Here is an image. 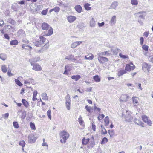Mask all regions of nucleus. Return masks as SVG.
<instances>
[{"label": "nucleus", "mask_w": 153, "mask_h": 153, "mask_svg": "<svg viewBox=\"0 0 153 153\" xmlns=\"http://www.w3.org/2000/svg\"><path fill=\"white\" fill-rule=\"evenodd\" d=\"M126 113H123L122 117L123 118H124L125 119V121L127 122H129L132 120L133 117L131 115L130 113L127 111H126Z\"/></svg>", "instance_id": "nucleus-1"}, {"label": "nucleus", "mask_w": 153, "mask_h": 153, "mask_svg": "<svg viewBox=\"0 0 153 153\" xmlns=\"http://www.w3.org/2000/svg\"><path fill=\"white\" fill-rule=\"evenodd\" d=\"M60 138L63 139L64 143L66 142V140L69 137V134L65 131H62L60 134Z\"/></svg>", "instance_id": "nucleus-2"}, {"label": "nucleus", "mask_w": 153, "mask_h": 153, "mask_svg": "<svg viewBox=\"0 0 153 153\" xmlns=\"http://www.w3.org/2000/svg\"><path fill=\"white\" fill-rule=\"evenodd\" d=\"M40 40L36 41L34 43L35 46L39 47L43 44H44L47 40V39L43 36H40L39 37Z\"/></svg>", "instance_id": "nucleus-3"}, {"label": "nucleus", "mask_w": 153, "mask_h": 153, "mask_svg": "<svg viewBox=\"0 0 153 153\" xmlns=\"http://www.w3.org/2000/svg\"><path fill=\"white\" fill-rule=\"evenodd\" d=\"M135 68V66L133 65V64L131 62L130 64H127L125 67L126 71H130L131 70H133Z\"/></svg>", "instance_id": "nucleus-4"}, {"label": "nucleus", "mask_w": 153, "mask_h": 153, "mask_svg": "<svg viewBox=\"0 0 153 153\" xmlns=\"http://www.w3.org/2000/svg\"><path fill=\"white\" fill-rule=\"evenodd\" d=\"M31 65L33 66L32 69L36 71H40L42 70V68L38 64H31Z\"/></svg>", "instance_id": "nucleus-5"}, {"label": "nucleus", "mask_w": 153, "mask_h": 153, "mask_svg": "<svg viewBox=\"0 0 153 153\" xmlns=\"http://www.w3.org/2000/svg\"><path fill=\"white\" fill-rule=\"evenodd\" d=\"M142 120L145 123H146L147 124L151 126L152 124L151 121L150 120L148 119L147 117L145 115L142 116Z\"/></svg>", "instance_id": "nucleus-6"}, {"label": "nucleus", "mask_w": 153, "mask_h": 153, "mask_svg": "<svg viewBox=\"0 0 153 153\" xmlns=\"http://www.w3.org/2000/svg\"><path fill=\"white\" fill-rule=\"evenodd\" d=\"M36 140V138L33 134H30L28 136V142L30 143H34Z\"/></svg>", "instance_id": "nucleus-7"}, {"label": "nucleus", "mask_w": 153, "mask_h": 153, "mask_svg": "<svg viewBox=\"0 0 153 153\" xmlns=\"http://www.w3.org/2000/svg\"><path fill=\"white\" fill-rule=\"evenodd\" d=\"M142 67L143 70L145 71H149L150 68V65L145 62L143 64Z\"/></svg>", "instance_id": "nucleus-8"}, {"label": "nucleus", "mask_w": 153, "mask_h": 153, "mask_svg": "<svg viewBox=\"0 0 153 153\" xmlns=\"http://www.w3.org/2000/svg\"><path fill=\"white\" fill-rule=\"evenodd\" d=\"M129 98V96L127 95L123 94L121 96L120 101L126 102Z\"/></svg>", "instance_id": "nucleus-9"}, {"label": "nucleus", "mask_w": 153, "mask_h": 153, "mask_svg": "<svg viewBox=\"0 0 153 153\" xmlns=\"http://www.w3.org/2000/svg\"><path fill=\"white\" fill-rule=\"evenodd\" d=\"M40 57L39 56L36 57L33 59H30L29 62L31 65V64H34V63L40 60Z\"/></svg>", "instance_id": "nucleus-10"}, {"label": "nucleus", "mask_w": 153, "mask_h": 153, "mask_svg": "<svg viewBox=\"0 0 153 153\" xmlns=\"http://www.w3.org/2000/svg\"><path fill=\"white\" fill-rule=\"evenodd\" d=\"M98 61L100 63L103 64L108 61V58L102 56H99L98 57Z\"/></svg>", "instance_id": "nucleus-11"}, {"label": "nucleus", "mask_w": 153, "mask_h": 153, "mask_svg": "<svg viewBox=\"0 0 153 153\" xmlns=\"http://www.w3.org/2000/svg\"><path fill=\"white\" fill-rule=\"evenodd\" d=\"M134 121L135 124H137L141 127H144V123L142 122L140 120L135 118L134 120Z\"/></svg>", "instance_id": "nucleus-12"}, {"label": "nucleus", "mask_w": 153, "mask_h": 153, "mask_svg": "<svg viewBox=\"0 0 153 153\" xmlns=\"http://www.w3.org/2000/svg\"><path fill=\"white\" fill-rule=\"evenodd\" d=\"M49 29L48 31V32L46 31L45 32L44 34L43 35V36H49L52 34L53 33V28L50 27H49Z\"/></svg>", "instance_id": "nucleus-13"}, {"label": "nucleus", "mask_w": 153, "mask_h": 153, "mask_svg": "<svg viewBox=\"0 0 153 153\" xmlns=\"http://www.w3.org/2000/svg\"><path fill=\"white\" fill-rule=\"evenodd\" d=\"M116 23V16H113L111 18L109 23L111 26H113Z\"/></svg>", "instance_id": "nucleus-14"}, {"label": "nucleus", "mask_w": 153, "mask_h": 153, "mask_svg": "<svg viewBox=\"0 0 153 153\" xmlns=\"http://www.w3.org/2000/svg\"><path fill=\"white\" fill-rule=\"evenodd\" d=\"M70 102L71 100L70 98V97H69L68 99L66 98V106L68 110H70Z\"/></svg>", "instance_id": "nucleus-15"}, {"label": "nucleus", "mask_w": 153, "mask_h": 153, "mask_svg": "<svg viewBox=\"0 0 153 153\" xmlns=\"http://www.w3.org/2000/svg\"><path fill=\"white\" fill-rule=\"evenodd\" d=\"M71 69V67L70 65H68L65 66V71L63 73V74L68 75V72L70 71Z\"/></svg>", "instance_id": "nucleus-16"}, {"label": "nucleus", "mask_w": 153, "mask_h": 153, "mask_svg": "<svg viewBox=\"0 0 153 153\" xmlns=\"http://www.w3.org/2000/svg\"><path fill=\"white\" fill-rule=\"evenodd\" d=\"M76 17L74 16H70L67 17V19L70 23H72L76 19Z\"/></svg>", "instance_id": "nucleus-17"}, {"label": "nucleus", "mask_w": 153, "mask_h": 153, "mask_svg": "<svg viewBox=\"0 0 153 153\" xmlns=\"http://www.w3.org/2000/svg\"><path fill=\"white\" fill-rule=\"evenodd\" d=\"M118 3L117 1H114L113 2L110 7V8H113L116 9L117 7Z\"/></svg>", "instance_id": "nucleus-18"}, {"label": "nucleus", "mask_w": 153, "mask_h": 153, "mask_svg": "<svg viewBox=\"0 0 153 153\" xmlns=\"http://www.w3.org/2000/svg\"><path fill=\"white\" fill-rule=\"evenodd\" d=\"M49 25L45 22L43 23L42 25V29L43 30H47L49 28Z\"/></svg>", "instance_id": "nucleus-19"}, {"label": "nucleus", "mask_w": 153, "mask_h": 153, "mask_svg": "<svg viewBox=\"0 0 153 153\" xmlns=\"http://www.w3.org/2000/svg\"><path fill=\"white\" fill-rule=\"evenodd\" d=\"M74 8L75 10L79 13H80L82 10L81 6L78 5L75 6Z\"/></svg>", "instance_id": "nucleus-20"}, {"label": "nucleus", "mask_w": 153, "mask_h": 153, "mask_svg": "<svg viewBox=\"0 0 153 153\" xmlns=\"http://www.w3.org/2000/svg\"><path fill=\"white\" fill-rule=\"evenodd\" d=\"M110 51H108L104 52L99 53H98V55L99 56H107L110 54L109 53Z\"/></svg>", "instance_id": "nucleus-21"}, {"label": "nucleus", "mask_w": 153, "mask_h": 153, "mask_svg": "<svg viewBox=\"0 0 153 153\" xmlns=\"http://www.w3.org/2000/svg\"><path fill=\"white\" fill-rule=\"evenodd\" d=\"M18 35L20 36H24L25 35V32L22 30H20L18 32Z\"/></svg>", "instance_id": "nucleus-22"}, {"label": "nucleus", "mask_w": 153, "mask_h": 153, "mask_svg": "<svg viewBox=\"0 0 153 153\" xmlns=\"http://www.w3.org/2000/svg\"><path fill=\"white\" fill-rule=\"evenodd\" d=\"M137 99V98L136 97H133L132 98L134 106H136L138 104V101Z\"/></svg>", "instance_id": "nucleus-23"}, {"label": "nucleus", "mask_w": 153, "mask_h": 153, "mask_svg": "<svg viewBox=\"0 0 153 153\" xmlns=\"http://www.w3.org/2000/svg\"><path fill=\"white\" fill-rule=\"evenodd\" d=\"M95 25V21L93 18H92L90 21V26L94 27Z\"/></svg>", "instance_id": "nucleus-24"}, {"label": "nucleus", "mask_w": 153, "mask_h": 153, "mask_svg": "<svg viewBox=\"0 0 153 153\" xmlns=\"http://www.w3.org/2000/svg\"><path fill=\"white\" fill-rule=\"evenodd\" d=\"M125 70H122L119 71L117 75L120 76L126 73Z\"/></svg>", "instance_id": "nucleus-25"}, {"label": "nucleus", "mask_w": 153, "mask_h": 153, "mask_svg": "<svg viewBox=\"0 0 153 153\" xmlns=\"http://www.w3.org/2000/svg\"><path fill=\"white\" fill-rule=\"evenodd\" d=\"M95 144L94 140H93L90 142V144L88 145L87 147L89 149H91L94 146Z\"/></svg>", "instance_id": "nucleus-26"}, {"label": "nucleus", "mask_w": 153, "mask_h": 153, "mask_svg": "<svg viewBox=\"0 0 153 153\" xmlns=\"http://www.w3.org/2000/svg\"><path fill=\"white\" fill-rule=\"evenodd\" d=\"M143 12H140L137 13V14H140L138 17V19H141L143 20L145 19V15H144L143 14Z\"/></svg>", "instance_id": "nucleus-27"}, {"label": "nucleus", "mask_w": 153, "mask_h": 153, "mask_svg": "<svg viewBox=\"0 0 153 153\" xmlns=\"http://www.w3.org/2000/svg\"><path fill=\"white\" fill-rule=\"evenodd\" d=\"M81 78L80 76L79 75H73L71 76L72 79L75 80L76 81H77Z\"/></svg>", "instance_id": "nucleus-28"}, {"label": "nucleus", "mask_w": 153, "mask_h": 153, "mask_svg": "<svg viewBox=\"0 0 153 153\" xmlns=\"http://www.w3.org/2000/svg\"><path fill=\"white\" fill-rule=\"evenodd\" d=\"M22 102L23 104L27 108L29 106L28 102L26 101L25 99H22Z\"/></svg>", "instance_id": "nucleus-29"}, {"label": "nucleus", "mask_w": 153, "mask_h": 153, "mask_svg": "<svg viewBox=\"0 0 153 153\" xmlns=\"http://www.w3.org/2000/svg\"><path fill=\"white\" fill-rule=\"evenodd\" d=\"M94 57V55L93 54H90L87 56H85V58L87 59L91 60L93 59Z\"/></svg>", "instance_id": "nucleus-30"}, {"label": "nucleus", "mask_w": 153, "mask_h": 153, "mask_svg": "<svg viewBox=\"0 0 153 153\" xmlns=\"http://www.w3.org/2000/svg\"><path fill=\"white\" fill-rule=\"evenodd\" d=\"M18 44V42L16 39L11 41L10 42V44L11 45H16Z\"/></svg>", "instance_id": "nucleus-31"}, {"label": "nucleus", "mask_w": 153, "mask_h": 153, "mask_svg": "<svg viewBox=\"0 0 153 153\" xmlns=\"http://www.w3.org/2000/svg\"><path fill=\"white\" fill-rule=\"evenodd\" d=\"M93 79L96 82H99L100 81V78L97 75L93 76Z\"/></svg>", "instance_id": "nucleus-32"}, {"label": "nucleus", "mask_w": 153, "mask_h": 153, "mask_svg": "<svg viewBox=\"0 0 153 153\" xmlns=\"http://www.w3.org/2000/svg\"><path fill=\"white\" fill-rule=\"evenodd\" d=\"M74 56L73 55H70L68 56L65 57V59L69 60H72L73 59L75 60V59L74 58Z\"/></svg>", "instance_id": "nucleus-33"}, {"label": "nucleus", "mask_w": 153, "mask_h": 153, "mask_svg": "<svg viewBox=\"0 0 153 153\" xmlns=\"http://www.w3.org/2000/svg\"><path fill=\"white\" fill-rule=\"evenodd\" d=\"M90 5V4L88 3H86L84 5V7L85 9L86 10H91V7H89Z\"/></svg>", "instance_id": "nucleus-34"}, {"label": "nucleus", "mask_w": 153, "mask_h": 153, "mask_svg": "<svg viewBox=\"0 0 153 153\" xmlns=\"http://www.w3.org/2000/svg\"><path fill=\"white\" fill-rule=\"evenodd\" d=\"M90 139L89 138L85 139L84 138L82 140V143L83 145H86L89 141Z\"/></svg>", "instance_id": "nucleus-35"}, {"label": "nucleus", "mask_w": 153, "mask_h": 153, "mask_svg": "<svg viewBox=\"0 0 153 153\" xmlns=\"http://www.w3.org/2000/svg\"><path fill=\"white\" fill-rule=\"evenodd\" d=\"M105 126H107L109 125V119L108 116H106L104 120Z\"/></svg>", "instance_id": "nucleus-36"}, {"label": "nucleus", "mask_w": 153, "mask_h": 153, "mask_svg": "<svg viewBox=\"0 0 153 153\" xmlns=\"http://www.w3.org/2000/svg\"><path fill=\"white\" fill-rule=\"evenodd\" d=\"M7 58L6 54L4 53L0 54V58L3 61L5 60Z\"/></svg>", "instance_id": "nucleus-37"}, {"label": "nucleus", "mask_w": 153, "mask_h": 153, "mask_svg": "<svg viewBox=\"0 0 153 153\" xmlns=\"http://www.w3.org/2000/svg\"><path fill=\"white\" fill-rule=\"evenodd\" d=\"M22 48L25 49L31 50L32 49L31 47L25 44H23L22 46Z\"/></svg>", "instance_id": "nucleus-38"}, {"label": "nucleus", "mask_w": 153, "mask_h": 153, "mask_svg": "<svg viewBox=\"0 0 153 153\" xmlns=\"http://www.w3.org/2000/svg\"><path fill=\"white\" fill-rule=\"evenodd\" d=\"M1 71L3 73H6L7 72V69L6 66L5 65H2L1 67Z\"/></svg>", "instance_id": "nucleus-39"}, {"label": "nucleus", "mask_w": 153, "mask_h": 153, "mask_svg": "<svg viewBox=\"0 0 153 153\" xmlns=\"http://www.w3.org/2000/svg\"><path fill=\"white\" fill-rule=\"evenodd\" d=\"M42 99L45 100H48V96L47 94L45 93H43L42 95Z\"/></svg>", "instance_id": "nucleus-40"}, {"label": "nucleus", "mask_w": 153, "mask_h": 153, "mask_svg": "<svg viewBox=\"0 0 153 153\" xmlns=\"http://www.w3.org/2000/svg\"><path fill=\"white\" fill-rule=\"evenodd\" d=\"M49 46V41H48L46 43L45 45L42 48L46 50L47 49Z\"/></svg>", "instance_id": "nucleus-41"}, {"label": "nucleus", "mask_w": 153, "mask_h": 153, "mask_svg": "<svg viewBox=\"0 0 153 153\" xmlns=\"http://www.w3.org/2000/svg\"><path fill=\"white\" fill-rule=\"evenodd\" d=\"M15 81L16 84L19 86H22L23 85V84L18 79H15Z\"/></svg>", "instance_id": "nucleus-42"}, {"label": "nucleus", "mask_w": 153, "mask_h": 153, "mask_svg": "<svg viewBox=\"0 0 153 153\" xmlns=\"http://www.w3.org/2000/svg\"><path fill=\"white\" fill-rule=\"evenodd\" d=\"M30 125L31 129L33 130L36 129V127L35 124L32 122H30Z\"/></svg>", "instance_id": "nucleus-43"}, {"label": "nucleus", "mask_w": 153, "mask_h": 153, "mask_svg": "<svg viewBox=\"0 0 153 153\" xmlns=\"http://www.w3.org/2000/svg\"><path fill=\"white\" fill-rule=\"evenodd\" d=\"M108 133L110 135V136L111 137H112L114 135V132L113 130H110L108 131Z\"/></svg>", "instance_id": "nucleus-44"}, {"label": "nucleus", "mask_w": 153, "mask_h": 153, "mask_svg": "<svg viewBox=\"0 0 153 153\" xmlns=\"http://www.w3.org/2000/svg\"><path fill=\"white\" fill-rule=\"evenodd\" d=\"M131 3L133 5H137L138 3L137 0H131Z\"/></svg>", "instance_id": "nucleus-45"}, {"label": "nucleus", "mask_w": 153, "mask_h": 153, "mask_svg": "<svg viewBox=\"0 0 153 153\" xmlns=\"http://www.w3.org/2000/svg\"><path fill=\"white\" fill-rule=\"evenodd\" d=\"M13 125L14 127L16 128H18L19 127L18 123L17 122H13Z\"/></svg>", "instance_id": "nucleus-46"}, {"label": "nucleus", "mask_w": 153, "mask_h": 153, "mask_svg": "<svg viewBox=\"0 0 153 153\" xmlns=\"http://www.w3.org/2000/svg\"><path fill=\"white\" fill-rule=\"evenodd\" d=\"M26 116V112L25 111H24L22 113L21 118L22 119H24Z\"/></svg>", "instance_id": "nucleus-47"}, {"label": "nucleus", "mask_w": 153, "mask_h": 153, "mask_svg": "<svg viewBox=\"0 0 153 153\" xmlns=\"http://www.w3.org/2000/svg\"><path fill=\"white\" fill-rule=\"evenodd\" d=\"M19 145L21 146L22 147H24L25 145V143L24 140H22L19 143Z\"/></svg>", "instance_id": "nucleus-48"}, {"label": "nucleus", "mask_w": 153, "mask_h": 153, "mask_svg": "<svg viewBox=\"0 0 153 153\" xmlns=\"http://www.w3.org/2000/svg\"><path fill=\"white\" fill-rule=\"evenodd\" d=\"M119 50L117 48L116 49L114 50L113 49H111V51H112L113 53H112L113 54H117L118 53V51Z\"/></svg>", "instance_id": "nucleus-49"}, {"label": "nucleus", "mask_w": 153, "mask_h": 153, "mask_svg": "<svg viewBox=\"0 0 153 153\" xmlns=\"http://www.w3.org/2000/svg\"><path fill=\"white\" fill-rule=\"evenodd\" d=\"M108 141V139L107 138L104 137L102 139V141L101 142V144H103L107 142Z\"/></svg>", "instance_id": "nucleus-50"}, {"label": "nucleus", "mask_w": 153, "mask_h": 153, "mask_svg": "<svg viewBox=\"0 0 153 153\" xmlns=\"http://www.w3.org/2000/svg\"><path fill=\"white\" fill-rule=\"evenodd\" d=\"M85 108L86 110L87 111L90 113L91 112V110L92 109L91 107L90 106H88V105H87L85 107Z\"/></svg>", "instance_id": "nucleus-51"}, {"label": "nucleus", "mask_w": 153, "mask_h": 153, "mask_svg": "<svg viewBox=\"0 0 153 153\" xmlns=\"http://www.w3.org/2000/svg\"><path fill=\"white\" fill-rule=\"evenodd\" d=\"M104 115L103 114H100L99 116L98 117V119L99 120H102L104 117Z\"/></svg>", "instance_id": "nucleus-52"}, {"label": "nucleus", "mask_w": 153, "mask_h": 153, "mask_svg": "<svg viewBox=\"0 0 153 153\" xmlns=\"http://www.w3.org/2000/svg\"><path fill=\"white\" fill-rule=\"evenodd\" d=\"M78 121L81 125H82L83 123V121L82 120V117L81 116H80L79 118H78Z\"/></svg>", "instance_id": "nucleus-53"}, {"label": "nucleus", "mask_w": 153, "mask_h": 153, "mask_svg": "<svg viewBox=\"0 0 153 153\" xmlns=\"http://www.w3.org/2000/svg\"><path fill=\"white\" fill-rule=\"evenodd\" d=\"M53 10L55 12H58L60 10V8L58 7H56L53 8Z\"/></svg>", "instance_id": "nucleus-54"}, {"label": "nucleus", "mask_w": 153, "mask_h": 153, "mask_svg": "<svg viewBox=\"0 0 153 153\" xmlns=\"http://www.w3.org/2000/svg\"><path fill=\"white\" fill-rule=\"evenodd\" d=\"M148 47H149L148 46L146 45H144L142 47L143 49L146 51L148 50Z\"/></svg>", "instance_id": "nucleus-55"}, {"label": "nucleus", "mask_w": 153, "mask_h": 153, "mask_svg": "<svg viewBox=\"0 0 153 153\" xmlns=\"http://www.w3.org/2000/svg\"><path fill=\"white\" fill-rule=\"evenodd\" d=\"M107 133V131L104 128H102V134H105Z\"/></svg>", "instance_id": "nucleus-56"}, {"label": "nucleus", "mask_w": 153, "mask_h": 153, "mask_svg": "<svg viewBox=\"0 0 153 153\" xmlns=\"http://www.w3.org/2000/svg\"><path fill=\"white\" fill-rule=\"evenodd\" d=\"M150 33L149 31H146L144 33L143 36L147 37L148 36Z\"/></svg>", "instance_id": "nucleus-57"}, {"label": "nucleus", "mask_w": 153, "mask_h": 153, "mask_svg": "<svg viewBox=\"0 0 153 153\" xmlns=\"http://www.w3.org/2000/svg\"><path fill=\"white\" fill-rule=\"evenodd\" d=\"M28 81L29 82V83H32L33 84L34 83V80L32 78H29L28 79Z\"/></svg>", "instance_id": "nucleus-58"}, {"label": "nucleus", "mask_w": 153, "mask_h": 153, "mask_svg": "<svg viewBox=\"0 0 153 153\" xmlns=\"http://www.w3.org/2000/svg\"><path fill=\"white\" fill-rule=\"evenodd\" d=\"M51 111L50 110H49L47 112V115L48 117L51 119Z\"/></svg>", "instance_id": "nucleus-59"}, {"label": "nucleus", "mask_w": 153, "mask_h": 153, "mask_svg": "<svg viewBox=\"0 0 153 153\" xmlns=\"http://www.w3.org/2000/svg\"><path fill=\"white\" fill-rule=\"evenodd\" d=\"M119 55L121 58H123V59H126L127 58H128L127 56H126L125 55L122 54L121 53H120Z\"/></svg>", "instance_id": "nucleus-60"}, {"label": "nucleus", "mask_w": 153, "mask_h": 153, "mask_svg": "<svg viewBox=\"0 0 153 153\" xmlns=\"http://www.w3.org/2000/svg\"><path fill=\"white\" fill-rule=\"evenodd\" d=\"M144 42V38L143 37H142L140 38V43L141 45H142L143 44Z\"/></svg>", "instance_id": "nucleus-61"}, {"label": "nucleus", "mask_w": 153, "mask_h": 153, "mask_svg": "<svg viewBox=\"0 0 153 153\" xmlns=\"http://www.w3.org/2000/svg\"><path fill=\"white\" fill-rule=\"evenodd\" d=\"M11 70L10 69H8L7 75L8 76H12L13 75V74L11 73Z\"/></svg>", "instance_id": "nucleus-62"}, {"label": "nucleus", "mask_w": 153, "mask_h": 153, "mask_svg": "<svg viewBox=\"0 0 153 153\" xmlns=\"http://www.w3.org/2000/svg\"><path fill=\"white\" fill-rule=\"evenodd\" d=\"M74 42L76 45V46H77L80 45L82 42V41H76Z\"/></svg>", "instance_id": "nucleus-63"}, {"label": "nucleus", "mask_w": 153, "mask_h": 153, "mask_svg": "<svg viewBox=\"0 0 153 153\" xmlns=\"http://www.w3.org/2000/svg\"><path fill=\"white\" fill-rule=\"evenodd\" d=\"M149 60L150 62H153V55L152 56L149 57Z\"/></svg>", "instance_id": "nucleus-64"}]
</instances>
